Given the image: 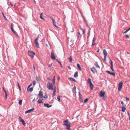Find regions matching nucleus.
Masks as SVG:
<instances>
[{
  "instance_id": "nucleus-46",
  "label": "nucleus",
  "mask_w": 130,
  "mask_h": 130,
  "mask_svg": "<svg viewBox=\"0 0 130 130\" xmlns=\"http://www.w3.org/2000/svg\"><path fill=\"white\" fill-rule=\"evenodd\" d=\"M2 14L4 17L5 19V20H7V19L6 18V17L4 16V13L3 12H2Z\"/></svg>"
},
{
  "instance_id": "nucleus-11",
  "label": "nucleus",
  "mask_w": 130,
  "mask_h": 130,
  "mask_svg": "<svg viewBox=\"0 0 130 130\" xmlns=\"http://www.w3.org/2000/svg\"><path fill=\"white\" fill-rule=\"evenodd\" d=\"M42 98L40 97L37 101V102L38 103L40 104L42 103L43 102L42 101V99H41Z\"/></svg>"
},
{
  "instance_id": "nucleus-16",
  "label": "nucleus",
  "mask_w": 130,
  "mask_h": 130,
  "mask_svg": "<svg viewBox=\"0 0 130 130\" xmlns=\"http://www.w3.org/2000/svg\"><path fill=\"white\" fill-rule=\"evenodd\" d=\"M22 123L23 125L25 126L26 125V123L23 119H21V121H20Z\"/></svg>"
},
{
  "instance_id": "nucleus-43",
  "label": "nucleus",
  "mask_w": 130,
  "mask_h": 130,
  "mask_svg": "<svg viewBox=\"0 0 130 130\" xmlns=\"http://www.w3.org/2000/svg\"><path fill=\"white\" fill-rule=\"evenodd\" d=\"M78 93H79V97H82V95L80 93V92H78Z\"/></svg>"
},
{
  "instance_id": "nucleus-49",
  "label": "nucleus",
  "mask_w": 130,
  "mask_h": 130,
  "mask_svg": "<svg viewBox=\"0 0 130 130\" xmlns=\"http://www.w3.org/2000/svg\"><path fill=\"white\" fill-rule=\"evenodd\" d=\"M33 85H35V84H36V82L35 80L33 81Z\"/></svg>"
},
{
  "instance_id": "nucleus-62",
  "label": "nucleus",
  "mask_w": 130,
  "mask_h": 130,
  "mask_svg": "<svg viewBox=\"0 0 130 130\" xmlns=\"http://www.w3.org/2000/svg\"><path fill=\"white\" fill-rule=\"evenodd\" d=\"M99 50H100V49L99 48H98V50L97 51V52H99Z\"/></svg>"
},
{
  "instance_id": "nucleus-40",
  "label": "nucleus",
  "mask_w": 130,
  "mask_h": 130,
  "mask_svg": "<svg viewBox=\"0 0 130 130\" xmlns=\"http://www.w3.org/2000/svg\"><path fill=\"white\" fill-rule=\"evenodd\" d=\"M77 35H78V38H79V37H80V33L79 32H78L77 33Z\"/></svg>"
},
{
  "instance_id": "nucleus-41",
  "label": "nucleus",
  "mask_w": 130,
  "mask_h": 130,
  "mask_svg": "<svg viewBox=\"0 0 130 130\" xmlns=\"http://www.w3.org/2000/svg\"><path fill=\"white\" fill-rule=\"evenodd\" d=\"M80 28L82 31L83 34H84V31L83 29L82 28V27H81V26H80Z\"/></svg>"
},
{
  "instance_id": "nucleus-47",
  "label": "nucleus",
  "mask_w": 130,
  "mask_h": 130,
  "mask_svg": "<svg viewBox=\"0 0 130 130\" xmlns=\"http://www.w3.org/2000/svg\"><path fill=\"white\" fill-rule=\"evenodd\" d=\"M106 57H104V61L105 62H106Z\"/></svg>"
},
{
  "instance_id": "nucleus-23",
  "label": "nucleus",
  "mask_w": 130,
  "mask_h": 130,
  "mask_svg": "<svg viewBox=\"0 0 130 130\" xmlns=\"http://www.w3.org/2000/svg\"><path fill=\"white\" fill-rule=\"evenodd\" d=\"M36 46L37 48L39 47V45L38 42L36 43H35Z\"/></svg>"
},
{
  "instance_id": "nucleus-29",
  "label": "nucleus",
  "mask_w": 130,
  "mask_h": 130,
  "mask_svg": "<svg viewBox=\"0 0 130 130\" xmlns=\"http://www.w3.org/2000/svg\"><path fill=\"white\" fill-rule=\"evenodd\" d=\"M80 101L81 102H83V101L82 99V97L79 98Z\"/></svg>"
},
{
  "instance_id": "nucleus-3",
  "label": "nucleus",
  "mask_w": 130,
  "mask_h": 130,
  "mask_svg": "<svg viewBox=\"0 0 130 130\" xmlns=\"http://www.w3.org/2000/svg\"><path fill=\"white\" fill-rule=\"evenodd\" d=\"M123 82L122 81L118 85V90L119 91H121V89L122 88Z\"/></svg>"
},
{
  "instance_id": "nucleus-28",
  "label": "nucleus",
  "mask_w": 130,
  "mask_h": 130,
  "mask_svg": "<svg viewBox=\"0 0 130 130\" xmlns=\"http://www.w3.org/2000/svg\"><path fill=\"white\" fill-rule=\"evenodd\" d=\"M68 59L69 60L70 62H72V59L71 56H70V57H69L68 58Z\"/></svg>"
},
{
  "instance_id": "nucleus-8",
  "label": "nucleus",
  "mask_w": 130,
  "mask_h": 130,
  "mask_svg": "<svg viewBox=\"0 0 130 130\" xmlns=\"http://www.w3.org/2000/svg\"><path fill=\"white\" fill-rule=\"evenodd\" d=\"M44 105L47 108H49L51 107L52 106V105H49V104L48 103H44Z\"/></svg>"
},
{
  "instance_id": "nucleus-9",
  "label": "nucleus",
  "mask_w": 130,
  "mask_h": 130,
  "mask_svg": "<svg viewBox=\"0 0 130 130\" xmlns=\"http://www.w3.org/2000/svg\"><path fill=\"white\" fill-rule=\"evenodd\" d=\"M103 53L104 54V57H106L107 53L106 50L104 49L103 50Z\"/></svg>"
},
{
  "instance_id": "nucleus-55",
  "label": "nucleus",
  "mask_w": 130,
  "mask_h": 130,
  "mask_svg": "<svg viewBox=\"0 0 130 130\" xmlns=\"http://www.w3.org/2000/svg\"><path fill=\"white\" fill-rule=\"evenodd\" d=\"M73 89H74L75 90H76V87L75 86H74V87H73Z\"/></svg>"
},
{
  "instance_id": "nucleus-7",
  "label": "nucleus",
  "mask_w": 130,
  "mask_h": 130,
  "mask_svg": "<svg viewBox=\"0 0 130 130\" xmlns=\"http://www.w3.org/2000/svg\"><path fill=\"white\" fill-rule=\"evenodd\" d=\"M51 58L53 60H55L56 59L55 57L52 52L51 53Z\"/></svg>"
},
{
  "instance_id": "nucleus-14",
  "label": "nucleus",
  "mask_w": 130,
  "mask_h": 130,
  "mask_svg": "<svg viewBox=\"0 0 130 130\" xmlns=\"http://www.w3.org/2000/svg\"><path fill=\"white\" fill-rule=\"evenodd\" d=\"M10 29L18 37V36L17 35V32L14 30L13 28H11Z\"/></svg>"
},
{
  "instance_id": "nucleus-18",
  "label": "nucleus",
  "mask_w": 130,
  "mask_h": 130,
  "mask_svg": "<svg viewBox=\"0 0 130 130\" xmlns=\"http://www.w3.org/2000/svg\"><path fill=\"white\" fill-rule=\"evenodd\" d=\"M94 65L96 67L99 68H100V66L98 64L97 62H96L95 63Z\"/></svg>"
},
{
  "instance_id": "nucleus-60",
  "label": "nucleus",
  "mask_w": 130,
  "mask_h": 130,
  "mask_svg": "<svg viewBox=\"0 0 130 130\" xmlns=\"http://www.w3.org/2000/svg\"><path fill=\"white\" fill-rule=\"evenodd\" d=\"M17 84H18V87H19V86H19V83L18 82H17Z\"/></svg>"
},
{
  "instance_id": "nucleus-24",
  "label": "nucleus",
  "mask_w": 130,
  "mask_h": 130,
  "mask_svg": "<svg viewBox=\"0 0 130 130\" xmlns=\"http://www.w3.org/2000/svg\"><path fill=\"white\" fill-rule=\"evenodd\" d=\"M38 38H39V37H37L36 38L35 40V41H34V42H35V43H37L38 42Z\"/></svg>"
},
{
  "instance_id": "nucleus-13",
  "label": "nucleus",
  "mask_w": 130,
  "mask_h": 130,
  "mask_svg": "<svg viewBox=\"0 0 130 130\" xmlns=\"http://www.w3.org/2000/svg\"><path fill=\"white\" fill-rule=\"evenodd\" d=\"M38 95L41 97V98L43 97V95L42 92L41 90H40L39 92V93L38 94Z\"/></svg>"
},
{
  "instance_id": "nucleus-50",
  "label": "nucleus",
  "mask_w": 130,
  "mask_h": 130,
  "mask_svg": "<svg viewBox=\"0 0 130 130\" xmlns=\"http://www.w3.org/2000/svg\"><path fill=\"white\" fill-rule=\"evenodd\" d=\"M95 39L94 37L92 40V41L93 42H94L95 41Z\"/></svg>"
},
{
  "instance_id": "nucleus-19",
  "label": "nucleus",
  "mask_w": 130,
  "mask_h": 130,
  "mask_svg": "<svg viewBox=\"0 0 130 130\" xmlns=\"http://www.w3.org/2000/svg\"><path fill=\"white\" fill-rule=\"evenodd\" d=\"M78 72L76 71L74 74V76L76 78L78 77Z\"/></svg>"
},
{
  "instance_id": "nucleus-58",
  "label": "nucleus",
  "mask_w": 130,
  "mask_h": 130,
  "mask_svg": "<svg viewBox=\"0 0 130 130\" xmlns=\"http://www.w3.org/2000/svg\"><path fill=\"white\" fill-rule=\"evenodd\" d=\"M94 43V42H93L92 43V46L94 45H95V43Z\"/></svg>"
},
{
  "instance_id": "nucleus-59",
  "label": "nucleus",
  "mask_w": 130,
  "mask_h": 130,
  "mask_svg": "<svg viewBox=\"0 0 130 130\" xmlns=\"http://www.w3.org/2000/svg\"><path fill=\"white\" fill-rule=\"evenodd\" d=\"M126 100H127L128 101L129 100V98H127L126 97Z\"/></svg>"
},
{
  "instance_id": "nucleus-15",
  "label": "nucleus",
  "mask_w": 130,
  "mask_h": 130,
  "mask_svg": "<svg viewBox=\"0 0 130 130\" xmlns=\"http://www.w3.org/2000/svg\"><path fill=\"white\" fill-rule=\"evenodd\" d=\"M33 89V87L30 88H28L27 89V91H30L31 92L32 91Z\"/></svg>"
},
{
  "instance_id": "nucleus-57",
  "label": "nucleus",
  "mask_w": 130,
  "mask_h": 130,
  "mask_svg": "<svg viewBox=\"0 0 130 130\" xmlns=\"http://www.w3.org/2000/svg\"><path fill=\"white\" fill-rule=\"evenodd\" d=\"M68 68H69V70H71V68L69 66H68Z\"/></svg>"
},
{
  "instance_id": "nucleus-45",
  "label": "nucleus",
  "mask_w": 130,
  "mask_h": 130,
  "mask_svg": "<svg viewBox=\"0 0 130 130\" xmlns=\"http://www.w3.org/2000/svg\"><path fill=\"white\" fill-rule=\"evenodd\" d=\"M3 91L5 92V93H7L6 91L4 89V87H3Z\"/></svg>"
},
{
  "instance_id": "nucleus-37",
  "label": "nucleus",
  "mask_w": 130,
  "mask_h": 130,
  "mask_svg": "<svg viewBox=\"0 0 130 130\" xmlns=\"http://www.w3.org/2000/svg\"><path fill=\"white\" fill-rule=\"evenodd\" d=\"M110 68L111 69L112 71H114V70L113 68V65L111 66V67H110Z\"/></svg>"
},
{
  "instance_id": "nucleus-38",
  "label": "nucleus",
  "mask_w": 130,
  "mask_h": 130,
  "mask_svg": "<svg viewBox=\"0 0 130 130\" xmlns=\"http://www.w3.org/2000/svg\"><path fill=\"white\" fill-rule=\"evenodd\" d=\"M55 27L57 28H59V27L57 26L56 25V22L53 23Z\"/></svg>"
},
{
  "instance_id": "nucleus-30",
  "label": "nucleus",
  "mask_w": 130,
  "mask_h": 130,
  "mask_svg": "<svg viewBox=\"0 0 130 130\" xmlns=\"http://www.w3.org/2000/svg\"><path fill=\"white\" fill-rule=\"evenodd\" d=\"M49 17L52 20L53 23L55 22V20H54L53 19L51 16H50Z\"/></svg>"
},
{
  "instance_id": "nucleus-34",
  "label": "nucleus",
  "mask_w": 130,
  "mask_h": 130,
  "mask_svg": "<svg viewBox=\"0 0 130 130\" xmlns=\"http://www.w3.org/2000/svg\"><path fill=\"white\" fill-rule=\"evenodd\" d=\"M22 101L21 100H20L19 101V104L20 105H21L22 104Z\"/></svg>"
},
{
  "instance_id": "nucleus-63",
  "label": "nucleus",
  "mask_w": 130,
  "mask_h": 130,
  "mask_svg": "<svg viewBox=\"0 0 130 130\" xmlns=\"http://www.w3.org/2000/svg\"><path fill=\"white\" fill-rule=\"evenodd\" d=\"M19 119L20 120V121H21V119H21V117H19Z\"/></svg>"
},
{
  "instance_id": "nucleus-36",
  "label": "nucleus",
  "mask_w": 130,
  "mask_h": 130,
  "mask_svg": "<svg viewBox=\"0 0 130 130\" xmlns=\"http://www.w3.org/2000/svg\"><path fill=\"white\" fill-rule=\"evenodd\" d=\"M89 99L88 98H86V99L84 100V102L85 103H86L87 102L88 100Z\"/></svg>"
},
{
  "instance_id": "nucleus-56",
  "label": "nucleus",
  "mask_w": 130,
  "mask_h": 130,
  "mask_svg": "<svg viewBox=\"0 0 130 130\" xmlns=\"http://www.w3.org/2000/svg\"><path fill=\"white\" fill-rule=\"evenodd\" d=\"M121 103L122 104H124L123 102L122 101H121Z\"/></svg>"
},
{
  "instance_id": "nucleus-52",
  "label": "nucleus",
  "mask_w": 130,
  "mask_h": 130,
  "mask_svg": "<svg viewBox=\"0 0 130 130\" xmlns=\"http://www.w3.org/2000/svg\"><path fill=\"white\" fill-rule=\"evenodd\" d=\"M128 31L127 30H126V31H125L124 32H123V34H125L126 33H127Z\"/></svg>"
},
{
  "instance_id": "nucleus-21",
  "label": "nucleus",
  "mask_w": 130,
  "mask_h": 130,
  "mask_svg": "<svg viewBox=\"0 0 130 130\" xmlns=\"http://www.w3.org/2000/svg\"><path fill=\"white\" fill-rule=\"evenodd\" d=\"M42 14H43V12H42V13H41V14H40V18L42 19V20H44L45 19H44L43 17H42Z\"/></svg>"
},
{
  "instance_id": "nucleus-27",
  "label": "nucleus",
  "mask_w": 130,
  "mask_h": 130,
  "mask_svg": "<svg viewBox=\"0 0 130 130\" xmlns=\"http://www.w3.org/2000/svg\"><path fill=\"white\" fill-rule=\"evenodd\" d=\"M55 76H54V78L52 79V82L54 84L55 83Z\"/></svg>"
},
{
  "instance_id": "nucleus-54",
  "label": "nucleus",
  "mask_w": 130,
  "mask_h": 130,
  "mask_svg": "<svg viewBox=\"0 0 130 130\" xmlns=\"http://www.w3.org/2000/svg\"><path fill=\"white\" fill-rule=\"evenodd\" d=\"M125 107V105L124 104H122V107Z\"/></svg>"
},
{
  "instance_id": "nucleus-2",
  "label": "nucleus",
  "mask_w": 130,
  "mask_h": 130,
  "mask_svg": "<svg viewBox=\"0 0 130 130\" xmlns=\"http://www.w3.org/2000/svg\"><path fill=\"white\" fill-rule=\"evenodd\" d=\"M28 54L29 56L31 57L33 59L35 55V52L32 51H28Z\"/></svg>"
},
{
  "instance_id": "nucleus-22",
  "label": "nucleus",
  "mask_w": 130,
  "mask_h": 130,
  "mask_svg": "<svg viewBox=\"0 0 130 130\" xmlns=\"http://www.w3.org/2000/svg\"><path fill=\"white\" fill-rule=\"evenodd\" d=\"M69 79H70L71 80H72L73 81H74V82H76V81L75 80V79H74L73 78L71 77H69Z\"/></svg>"
},
{
  "instance_id": "nucleus-44",
  "label": "nucleus",
  "mask_w": 130,
  "mask_h": 130,
  "mask_svg": "<svg viewBox=\"0 0 130 130\" xmlns=\"http://www.w3.org/2000/svg\"><path fill=\"white\" fill-rule=\"evenodd\" d=\"M58 63L60 64V65L61 68H62V66L61 64V62L60 61L59 62H58Z\"/></svg>"
},
{
  "instance_id": "nucleus-5",
  "label": "nucleus",
  "mask_w": 130,
  "mask_h": 130,
  "mask_svg": "<svg viewBox=\"0 0 130 130\" xmlns=\"http://www.w3.org/2000/svg\"><path fill=\"white\" fill-rule=\"evenodd\" d=\"M106 72L109 74L112 75L114 76H115V74L114 73L111 72L109 71L108 70L106 71Z\"/></svg>"
},
{
  "instance_id": "nucleus-26",
  "label": "nucleus",
  "mask_w": 130,
  "mask_h": 130,
  "mask_svg": "<svg viewBox=\"0 0 130 130\" xmlns=\"http://www.w3.org/2000/svg\"><path fill=\"white\" fill-rule=\"evenodd\" d=\"M125 109L126 108L125 107H122V112H124Z\"/></svg>"
},
{
  "instance_id": "nucleus-48",
  "label": "nucleus",
  "mask_w": 130,
  "mask_h": 130,
  "mask_svg": "<svg viewBox=\"0 0 130 130\" xmlns=\"http://www.w3.org/2000/svg\"><path fill=\"white\" fill-rule=\"evenodd\" d=\"M126 38H127L128 39H129V36L127 35H126Z\"/></svg>"
},
{
  "instance_id": "nucleus-61",
  "label": "nucleus",
  "mask_w": 130,
  "mask_h": 130,
  "mask_svg": "<svg viewBox=\"0 0 130 130\" xmlns=\"http://www.w3.org/2000/svg\"><path fill=\"white\" fill-rule=\"evenodd\" d=\"M10 4L11 5V6H13V4H12L11 3H10Z\"/></svg>"
},
{
  "instance_id": "nucleus-4",
  "label": "nucleus",
  "mask_w": 130,
  "mask_h": 130,
  "mask_svg": "<svg viewBox=\"0 0 130 130\" xmlns=\"http://www.w3.org/2000/svg\"><path fill=\"white\" fill-rule=\"evenodd\" d=\"M105 92L104 91L101 90L100 93V96L101 97L104 96Z\"/></svg>"
},
{
  "instance_id": "nucleus-1",
  "label": "nucleus",
  "mask_w": 130,
  "mask_h": 130,
  "mask_svg": "<svg viewBox=\"0 0 130 130\" xmlns=\"http://www.w3.org/2000/svg\"><path fill=\"white\" fill-rule=\"evenodd\" d=\"M53 84L52 83L48 82L47 84V87L49 90H53L54 87Z\"/></svg>"
},
{
  "instance_id": "nucleus-53",
  "label": "nucleus",
  "mask_w": 130,
  "mask_h": 130,
  "mask_svg": "<svg viewBox=\"0 0 130 130\" xmlns=\"http://www.w3.org/2000/svg\"><path fill=\"white\" fill-rule=\"evenodd\" d=\"M32 84V83H31L29 85V86H28V88H29V87H30L31 86Z\"/></svg>"
},
{
  "instance_id": "nucleus-17",
  "label": "nucleus",
  "mask_w": 130,
  "mask_h": 130,
  "mask_svg": "<svg viewBox=\"0 0 130 130\" xmlns=\"http://www.w3.org/2000/svg\"><path fill=\"white\" fill-rule=\"evenodd\" d=\"M65 125L67 127V129L69 130H70V126L69 124H66Z\"/></svg>"
},
{
  "instance_id": "nucleus-12",
  "label": "nucleus",
  "mask_w": 130,
  "mask_h": 130,
  "mask_svg": "<svg viewBox=\"0 0 130 130\" xmlns=\"http://www.w3.org/2000/svg\"><path fill=\"white\" fill-rule=\"evenodd\" d=\"M89 83V85H90V88L92 90H93V84H92V82Z\"/></svg>"
},
{
  "instance_id": "nucleus-33",
  "label": "nucleus",
  "mask_w": 130,
  "mask_h": 130,
  "mask_svg": "<svg viewBox=\"0 0 130 130\" xmlns=\"http://www.w3.org/2000/svg\"><path fill=\"white\" fill-rule=\"evenodd\" d=\"M57 99L58 100V101L59 102L60 101V96H58L57 97Z\"/></svg>"
},
{
  "instance_id": "nucleus-10",
  "label": "nucleus",
  "mask_w": 130,
  "mask_h": 130,
  "mask_svg": "<svg viewBox=\"0 0 130 130\" xmlns=\"http://www.w3.org/2000/svg\"><path fill=\"white\" fill-rule=\"evenodd\" d=\"M34 109V108H33L31 109H30L28 110L27 111H26L25 112V113H29L30 112H31Z\"/></svg>"
},
{
  "instance_id": "nucleus-32",
  "label": "nucleus",
  "mask_w": 130,
  "mask_h": 130,
  "mask_svg": "<svg viewBox=\"0 0 130 130\" xmlns=\"http://www.w3.org/2000/svg\"><path fill=\"white\" fill-rule=\"evenodd\" d=\"M110 60V61H109V63H110L111 65H113V63L112 62V61L111 60V59H109Z\"/></svg>"
},
{
  "instance_id": "nucleus-64",
  "label": "nucleus",
  "mask_w": 130,
  "mask_h": 130,
  "mask_svg": "<svg viewBox=\"0 0 130 130\" xmlns=\"http://www.w3.org/2000/svg\"><path fill=\"white\" fill-rule=\"evenodd\" d=\"M128 31L130 30V27L129 28H128V29L127 30Z\"/></svg>"
},
{
  "instance_id": "nucleus-20",
  "label": "nucleus",
  "mask_w": 130,
  "mask_h": 130,
  "mask_svg": "<svg viewBox=\"0 0 130 130\" xmlns=\"http://www.w3.org/2000/svg\"><path fill=\"white\" fill-rule=\"evenodd\" d=\"M77 67L80 70H82V69L80 65V64L79 63L77 64Z\"/></svg>"
},
{
  "instance_id": "nucleus-25",
  "label": "nucleus",
  "mask_w": 130,
  "mask_h": 130,
  "mask_svg": "<svg viewBox=\"0 0 130 130\" xmlns=\"http://www.w3.org/2000/svg\"><path fill=\"white\" fill-rule=\"evenodd\" d=\"M68 120H66L64 121V125H65L66 124H68Z\"/></svg>"
},
{
  "instance_id": "nucleus-51",
  "label": "nucleus",
  "mask_w": 130,
  "mask_h": 130,
  "mask_svg": "<svg viewBox=\"0 0 130 130\" xmlns=\"http://www.w3.org/2000/svg\"><path fill=\"white\" fill-rule=\"evenodd\" d=\"M5 98L6 99H7V93H5Z\"/></svg>"
},
{
  "instance_id": "nucleus-6",
  "label": "nucleus",
  "mask_w": 130,
  "mask_h": 130,
  "mask_svg": "<svg viewBox=\"0 0 130 130\" xmlns=\"http://www.w3.org/2000/svg\"><path fill=\"white\" fill-rule=\"evenodd\" d=\"M91 71L94 74L96 72V70L94 67H92L91 68Z\"/></svg>"
},
{
  "instance_id": "nucleus-35",
  "label": "nucleus",
  "mask_w": 130,
  "mask_h": 130,
  "mask_svg": "<svg viewBox=\"0 0 130 130\" xmlns=\"http://www.w3.org/2000/svg\"><path fill=\"white\" fill-rule=\"evenodd\" d=\"M91 82V79L90 78H88V83H89Z\"/></svg>"
},
{
  "instance_id": "nucleus-42",
  "label": "nucleus",
  "mask_w": 130,
  "mask_h": 130,
  "mask_svg": "<svg viewBox=\"0 0 130 130\" xmlns=\"http://www.w3.org/2000/svg\"><path fill=\"white\" fill-rule=\"evenodd\" d=\"M13 25L12 23L11 24L10 28H13Z\"/></svg>"
},
{
  "instance_id": "nucleus-31",
  "label": "nucleus",
  "mask_w": 130,
  "mask_h": 130,
  "mask_svg": "<svg viewBox=\"0 0 130 130\" xmlns=\"http://www.w3.org/2000/svg\"><path fill=\"white\" fill-rule=\"evenodd\" d=\"M56 91V89L55 88H54V90L53 92V95L55 96V92Z\"/></svg>"
},
{
  "instance_id": "nucleus-39",
  "label": "nucleus",
  "mask_w": 130,
  "mask_h": 130,
  "mask_svg": "<svg viewBox=\"0 0 130 130\" xmlns=\"http://www.w3.org/2000/svg\"><path fill=\"white\" fill-rule=\"evenodd\" d=\"M43 97L44 98H45V99H47L48 98L47 96V94H45V95L44 96H43Z\"/></svg>"
}]
</instances>
